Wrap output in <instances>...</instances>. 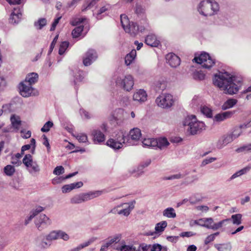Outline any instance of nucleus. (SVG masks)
Here are the masks:
<instances>
[{
	"instance_id": "2eb2a0df",
	"label": "nucleus",
	"mask_w": 251,
	"mask_h": 251,
	"mask_svg": "<svg viewBox=\"0 0 251 251\" xmlns=\"http://www.w3.org/2000/svg\"><path fill=\"white\" fill-rule=\"evenodd\" d=\"M148 95L143 89L136 91L133 95V100L139 104H142L147 100Z\"/></svg>"
},
{
	"instance_id": "774afa93",
	"label": "nucleus",
	"mask_w": 251,
	"mask_h": 251,
	"mask_svg": "<svg viewBox=\"0 0 251 251\" xmlns=\"http://www.w3.org/2000/svg\"><path fill=\"white\" fill-rule=\"evenodd\" d=\"M151 247V245L142 244L139 247L138 251H148Z\"/></svg>"
},
{
	"instance_id": "bf43d9fd",
	"label": "nucleus",
	"mask_w": 251,
	"mask_h": 251,
	"mask_svg": "<svg viewBox=\"0 0 251 251\" xmlns=\"http://www.w3.org/2000/svg\"><path fill=\"white\" fill-rule=\"evenodd\" d=\"M80 113L86 119H89L92 117L91 114L83 109L80 110Z\"/></svg>"
},
{
	"instance_id": "7ed1b4c3",
	"label": "nucleus",
	"mask_w": 251,
	"mask_h": 251,
	"mask_svg": "<svg viewBox=\"0 0 251 251\" xmlns=\"http://www.w3.org/2000/svg\"><path fill=\"white\" fill-rule=\"evenodd\" d=\"M197 10L204 17L213 16L218 14L220 10L219 3L214 0H203L197 6Z\"/></svg>"
},
{
	"instance_id": "a211bd4d",
	"label": "nucleus",
	"mask_w": 251,
	"mask_h": 251,
	"mask_svg": "<svg viewBox=\"0 0 251 251\" xmlns=\"http://www.w3.org/2000/svg\"><path fill=\"white\" fill-rule=\"evenodd\" d=\"M234 140L230 134H227L222 136L217 141L216 147L221 149Z\"/></svg>"
},
{
	"instance_id": "ea45409f",
	"label": "nucleus",
	"mask_w": 251,
	"mask_h": 251,
	"mask_svg": "<svg viewBox=\"0 0 251 251\" xmlns=\"http://www.w3.org/2000/svg\"><path fill=\"white\" fill-rule=\"evenodd\" d=\"M83 29V26L79 25L76 27L72 32L73 37L74 38L79 37Z\"/></svg>"
},
{
	"instance_id": "c756f323",
	"label": "nucleus",
	"mask_w": 251,
	"mask_h": 251,
	"mask_svg": "<svg viewBox=\"0 0 251 251\" xmlns=\"http://www.w3.org/2000/svg\"><path fill=\"white\" fill-rule=\"evenodd\" d=\"M230 221V219H226L220 221L217 223H214L212 226H207L208 229H212L213 230H217L222 227L223 226L226 225L227 223Z\"/></svg>"
},
{
	"instance_id": "6ab92c4d",
	"label": "nucleus",
	"mask_w": 251,
	"mask_h": 251,
	"mask_svg": "<svg viewBox=\"0 0 251 251\" xmlns=\"http://www.w3.org/2000/svg\"><path fill=\"white\" fill-rule=\"evenodd\" d=\"M251 126V120L247 124L240 125L239 126L235 127L232 132L230 133L234 140L237 138L242 133V129Z\"/></svg>"
},
{
	"instance_id": "7c9ffc66",
	"label": "nucleus",
	"mask_w": 251,
	"mask_h": 251,
	"mask_svg": "<svg viewBox=\"0 0 251 251\" xmlns=\"http://www.w3.org/2000/svg\"><path fill=\"white\" fill-rule=\"evenodd\" d=\"M136 56V51L135 50H132L130 53L127 54L125 58V63L126 65H129L134 60Z\"/></svg>"
},
{
	"instance_id": "9b49d317",
	"label": "nucleus",
	"mask_w": 251,
	"mask_h": 251,
	"mask_svg": "<svg viewBox=\"0 0 251 251\" xmlns=\"http://www.w3.org/2000/svg\"><path fill=\"white\" fill-rule=\"evenodd\" d=\"M47 240L46 235L43 234H40L35 239V244L40 250L47 249L51 245Z\"/></svg>"
},
{
	"instance_id": "473e14b6",
	"label": "nucleus",
	"mask_w": 251,
	"mask_h": 251,
	"mask_svg": "<svg viewBox=\"0 0 251 251\" xmlns=\"http://www.w3.org/2000/svg\"><path fill=\"white\" fill-rule=\"evenodd\" d=\"M163 215L168 218H174L176 217V213L173 208L168 207L164 210Z\"/></svg>"
},
{
	"instance_id": "5701e85b",
	"label": "nucleus",
	"mask_w": 251,
	"mask_h": 251,
	"mask_svg": "<svg viewBox=\"0 0 251 251\" xmlns=\"http://www.w3.org/2000/svg\"><path fill=\"white\" fill-rule=\"evenodd\" d=\"M166 87L167 81L163 78H159L154 83V88L157 92L163 91Z\"/></svg>"
},
{
	"instance_id": "4c0bfd02",
	"label": "nucleus",
	"mask_w": 251,
	"mask_h": 251,
	"mask_svg": "<svg viewBox=\"0 0 251 251\" xmlns=\"http://www.w3.org/2000/svg\"><path fill=\"white\" fill-rule=\"evenodd\" d=\"M47 24V20L45 18L39 19L34 24V26L38 29H41Z\"/></svg>"
},
{
	"instance_id": "a19ab883",
	"label": "nucleus",
	"mask_w": 251,
	"mask_h": 251,
	"mask_svg": "<svg viewBox=\"0 0 251 251\" xmlns=\"http://www.w3.org/2000/svg\"><path fill=\"white\" fill-rule=\"evenodd\" d=\"M15 172L14 167L8 165L4 168V172L8 176H12Z\"/></svg>"
},
{
	"instance_id": "aec40b11",
	"label": "nucleus",
	"mask_w": 251,
	"mask_h": 251,
	"mask_svg": "<svg viewBox=\"0 0 251 251\" xmlns=\"http://www.w3.org/2000/svg\"><path fill=\"white\" fill-rule=\"evenodd\" d=\"M93 140L95 143H100L105 140V135L99 129H95L92 131L91 134Z\"/></svg>"
},
{
	"instance_id": "a18cd8bd",
	"label": "nucleus",
	"mask_w": 251,
	"mask_h": 251,
	"mask_svg": "<svg viewBox=\"0 0 251 251\" xmlns=\"http://www.w3.org/2000/svg\"><path fill=\"white\" fill-rule=\"evenodd\" d=\"M58 239H61L64 241H67L69 240L70 236L69 235L66 233L65 231L58 230Z\"/></svg>"
},
{
	"instance_id": "0eeeda50",
	"label": "nucleus",
	"mask_w": 251,
	"mask_h": 251,
	"mask_svg": "<svg viewBox=\"0 0 251 251\" xmlns=\"http://www.w3.org/2000/svg\"><path fill=\"white\" fill-rule=\"evenodd\" d=\"M102 194V191H90L88 193H80L74 196L71 199V202L73 204L80 203L97 198Z\"/></svg>"
},
{
	"instance_id": "cd10ccee",
	"label": "nucleus",
	"mask_w": 251,
	"mask_h": 251,
	"mask_svg": "<svg viewBox=\"0 0 251 251\" xmlns=\"http://www.w3.org/2000/svg\"><path fill=\"white\" fill-rule=\"evenodd\" d=\"M97 239V238L96 237H92L87 241L79 245L77 247L74 248L69 251H79L84 248L89 246L90 244L94 242Z\"/></svg>"
},
{
	"instance_id": "e2e57ef3",
	"label": "nucleus",
	"mask_w": 251,
	"mask_h": 251,
	"mask_svg": "<svg viewBox=\"0 0 251 251\" xmlns=\"http://www.w3.org/2000/svg\"><path fill=\"white\" fill-rule=\"evenodd\" d=\"M216 160V158L215 157H210V158H207L204 159L201 165L202 166H205L208 164H209L210 163L213 162V161H215Z\"/></svg>"
},
{
	"instance_id": "f8f14e48",
	"label": "nucleus",
	"mask_w": 251,
	"mask_h": 251,
	"mask_svg": "<svg viewBox=\"0 0 251 251\" xmlns=\"http://www.w3.org/2000/svg\"><path fill=\"white\" fill-rule=\"evenodd\" d=\"M124 119V110L122 108H119L113 113L110 121L113 124L120 125L123 122Z\"/></svg>"
},
{
	"instance_id": "1a4fd4ad",
	"label": "nucleus",
	"mask_w": 251,
	"mask_h": 251,
	"mask_svg": "<svg viewBox=\"0 0 251 251\" xmlns=\"http://www.w3.org/2000/svg\"><path fill=\"white\" fill-rule=\"evenodd\" d=\"M157 105L163 108H170L174 103L173 96L168 93H163L158 96L155 100Z\"/></svg>"
},
{
	"instance_id": "0e129e2a",
	"label": "nucleus",
	"mask_w": 251,
	"mask_h": 251,
	"mask_svg": "<svg viewBox=\"0 0 251 251\" xmlns=\"http://www.w3.org/2000/svg\"><path fill=\"white\" fill-rule=\"evenodd\" d=\"M73 190L72 185L71 184L64 185L62 187V191L63 193H67Z\"/></svg>"
},
{
	"instance_id": "a878e982",
	"label": "nucleus",
	"mask_w": 251,
	"mask_h": 251,
	"mask_svg": "<svg viewBox=\"0 0 251 251\" xmlns=\"http://www.w3.org/2000/svg\"><path fill=\"white\" fill-rule=\"evenodd\" d=\"M38 80V74L36 73H31L26 75L25 79L24 82L32 86L33 84L37 82Z\"/></svg>"
},
{
	"instance_id": "603ef678",
	"label": "nucleus",
	"mask_w": 251,
	"mask_h": 251,
	"mask_svg": "<svg viewBox=\"0 0 251 251\" xmlns=\"http://www.w3.org/2000/svg\"><path fill=\"white\" fill-rule=\"evenodd\" d=\"M75 137L80 143H86L88 141L87 136L84 134H78Z\"/></svg>"
},
{
	"instance_id": "69168bd1",
	"label": "nucleus",
	"mask_w": 251,
	"mask_h": 251,
	"mask_svg": "<svg viewBox=\"0 0 251 251\" xmlns=\"http://www.w3.org/2000/svg\"><path fill=\"white\" fill-rule=\"evenodd\" d=\"M64 180V177L62 176L55 177L52 180V183L53 184H57L61 183Z\"/></svg>"
},
{
	"instance_id": "4d7b16f0",
	"label": "nucleus",
	"mask_w": 251,
	"mask_h": 251,
	"mask_svg": "<svg viewBox=\"0 0 251 251\" xmlns=\"http://www.w3.org/2000/svg\"><path fill=\"white\" fill-rule=\"evenodd\" d=\"M53 173L55 175H60L64 173V169L62 166H57L54 169Z\"/></svg>"
},
{
	"instance_id": "bb28decb",
	"label": "nucleus",
	"mask_w": 251,
	"mask_h": 251,
	"mask_svg": "<svg viewBox=\"0 0 251 251\" xmlns=\"http://www.w3.org/2000/svg\"><path fill=\"white\" fill-rule=\"evenodd\" d=\"M28 172L32 175H36L40 171V168L36 161H34L29 167H26Z\"/></svg>"
},
{
	"instance_id": "dca6fc26",
	"label": "nucleus",
	"mask_w": 251,
	"mask_h": 251,
	"mask_svg": "<svg viewBox=\"0 0 251 251\" xmlns=\"http://www.w3.org/2000/svg\"><path fill=\"white\" fill-rule=\"evenodd\" d=\"M19 90L21 95L26 98L31 96L33 88L31 85L22 82L20 84Z\"/></svg>"
},
{
	"instance_id": "49530a36",
	"label": "nucleus",
	"mask_w": 251,
	"mask_h": 251,
	"mask_svg": "<svg viewBox=\"0 0 251 251\" xmlns=\"http://www.w3.org/2000/svg\"><path fill=\"white\" fill-rule=\"evenodd\" d=\"M205 76V74L201 71H196L193 73V78L195 80H203L204 79Z\"/></svg>"
},
{
	"instance_id": "c9c22d12",
	"label": "nucleus",
	"mask_w": 251,
	"mask_h": 251,
	"mask_svg": "<svg viewBox=\"0 0 251 251\" xmlns=\"http://www.w3.org/2000/svg\"><path fill=\"white\" fill-rule=\"evenodd\" d=\"M214 247L219 251H230L231 249L229 244H215Z\"/></svg>"
},
{
	"instance_id": "338daca9",
	"label": "nucleus",
	"mask_w": 251,
	"mask_h": 251,
	"mask_svg": "<svg viewBox=\"0 0 251 251\" xmlns=\"http://www.w3.org/2000/svg\"><path fill=\"white\" fill-rule=\"evenodd\" d=\"M162 249V246L159 244H153L151 248V251H161Z\"/></svg>"
},
{
	"instance_id": "6e6552de",
	"label": "nucleus",
	"mask_w": 251,
	"mask_h": 251,
	"mask_svg": "<svg viewBox=\"0 0 251 251\" xmlns=\"http://www.w3.org/2000/svg\"><path fill=\"white\" fill-rule=\"evenodd\" d=\"M193 61L201 64L202 68L208 69L215 64V59L212 58L209 54L206 52H202L199 56H196Z\"/></svg>"
},
{
	"instance_id": "680f3d73",
	"label": "nucleus",
	"mask_w": 251,
	"mask_h": 251,
	"mask_svg": "<svg viewBox=\"0 0 251 251\" xmlns=\"http://www.w3.org/2000/svg\"><path fill=\"white\" fill-rule=\"evenodd\" d=\"M200 221L205 222V224L209 226H212L213 224V220L212 218L200 219Z\"/></svg>"
},
{
	"instance_id": "72a5a7b5",
	"label": "nucleus",
	"mask_w": 251,
	"mask_h": 251,
	"mask_svg": "<svg viewBox=\"0 0 251 251\" xmlns=\"http://www.w3.org/2000/svg\"><path fill=\"white\" fill-rule=\"evenodd\" d=\"M167 226V223L166 221H162L157 223L155 227V232L157 233L163 232Z\"/></svg>"
},
{
	"instance_id": "5fc2aeb1",
	"label": "nucleus",
	"mask_w": 251,
	"mask_h": 251,
	"mask_svg": "<svg viewBox=\"0 0 251 251\" xmlns=\"http://www.w3.org/2000/svg\"><path fill=\"white\" fill-rule=\"evenodd\" d=\"M245 151L251 152V143L239 148L236 150V151L237 152H240Z\"/></svg>"
},
{
	"instance_id": "052dcab7",
	"label": "nucleus",
	"mask_w": 251,
	"mask_h": 251,
	"mask_svg": "<svg viewBox=\"0 0 251 251\" xmlns=\"http://www.w3.org/2000/svg\"><path fill=\"white\" fill-rule=\"evenodd\" d=\"M151 163V159H148L145 162H143L138 168V171L142 170L144 168L148 167Z\"/></svg>"
},
{
	"instance_id": "f704fd0d",
	"label": "nucleus",
	"mask_w": 251,
	"mask_h": 251,
	"mask_svg": "<svg viewBox=\"0 0 251 251\" xmlns=\"http://www.w3.org/2000/svg\"><path fill=\"white\" fill-rule=\"evenodd\" d=\"M46 236L47 238V240H48L51 245L52 241L58 239V231H51L49 234L46 235Z\"/></svg>"
},
{
	"instance_id": "ddd939ff",
	"label": "nucleus",
	"mask_w": 251,
	"mask_h": 251,
	"mask_svg": "<svg viewBox=\"0 0 251 251\" xmlns=\"http://www.w3.org/2000/svg\"><path fill=\"white\" fill-rule=\"evenodd\" d=\"M98 57L96 51L92 49L89 50L83 58V63L84 66H88L95 61Z\"/></svg>"
},
{
	"instance_id": "58836bf2",
	"label": "nucleus",
	"mask_w": 251,
	"mask_h": 251,
	"mask_svg": "<svg viewBox=\"0 0 251 251\" xmlns=\"http://www.w3.org/2000/svg\"><path fill=\"white\" fill-rule=\"evenodd\" d=\"M33 162L32 156L30 154H26L23 159V163L26 167H29Z\"/></svg>"
},
{
	"instance_id": "4468645a",
	"label": "nucleus",
	"mask_w": 251,
	"mask_h": 251,
	"mask_svg": "<svg viewBox=\"0 0 251 251\" xmlns=\"http://www.w3.org/2000/svg\"><path fill=\"white\" fill-rule=\"evenodd\" d=\"M22 16V9L19 7L14 8L13 11L10 14L9 19V23L13 25L18 24L21 21Z\"/></svg>"
},
{
	"instance_id": "412c9836",
	"label": "nucleus",
	"mask_w": 251,
	"mask_h": 251,
	"mask_svg": "<svg viewBox=\"0 0 251 251\" xmlns=\"http://www.w3.org/2000/svg\"><path fill=\"white\" fill-rule=\"evenodd\" d=\"M125 204L124 207H123V209L119 210L118 212V214L119 215H123L125 216H128L131 210L134 207V204L135 203V201H133L129 203H125Z\"/></svg>"
},
{
	"instance_id": "09e8293b",
	"label": "nucleus",
	"mask_w": 251,
	"mask_h": 251,
	"mask_svg": "<svg viewBox=\"0 0 251 251\" xmlns=\"http://www.w3.org/2000/svg\"><path fill=\"white\" fill-rule=\"evenodd\" d=\"M134 11L138 15H141L144 14L145 9L142 5L137 3L135 5Z\"/></svg>"
},
{
	"instance_id": "f257e3e1",
	"label": "nucleus",
	"mask_w": 251,
	"mask_h": 251,
	"mask_svg": "<svg viewBox=\"0 0 251 251\" xmlns=\"http://www.w3.org/2000/svg\"><path fill=\"white\" fill-rule=\"evenodd\" d=\"M141 137V132L140 129L134 128L130 130L128 133L119 131L114 137L106 142V145L116 150L121 149L124 145L127 146H134L136 145Z\"/></svg>"
},
{
	"instance_id": "393cba45",
	"label": "nucleus",
	"mask_w": 251,
	"mask_h": 251,
	"mask_svg": "<svg viewBox=\"0 0 251 251\" xmlns=\"http://www.w3.org/2000/svg\"><path fill=\"white\" fill-rule=\"evenodd\" d=\"M234 113L233 111H226L218 114L214 117V120L218 122H221L231 117Z\"/></svg>"
},
{
	"instance_id": "20e7f679",
	"label": "nucleus",
	"mask_w": 251,
	"mask_h": 251,
	"mask_svg": "<svg viewBox=\"0 0 251 251\" xmlns=\"http://www.w3.org/2000/svg\"><path fill=\"white\" fill-rule=\"evenodd\" d=\"M182 123L187 132L192 135L199 134L205 129L204 123L197 120L195 115L188 116Z\"/></svg>"
},
{
	"instance_id": "4be33fe9",
	"label": "nucleus",
	"mask_w": 251,
	"mask_h": 251,
	"mask_svg": "<svg viewBox=\"0 0 251 251\" xmlns=\"http://www.w3.org/2000/svg\"><path fill=\"white\" fill-rule=\"evenodd\" d=\"M145 42L148 46L152 47H156L159 44V41L157 39L156 36L152 34H149L146 37Z\"/></svg>"
},
{
	"instance_id": "9d476101",
	"label": "nucleus",
	"mask_w": 251,
	"mask_h": 251,
	"mask_svg": "<svg viewBox=\"0 0 251 251\" xmlns=\"http://www.w3.org/2000/svg\"><path fill=\"white\" fill-rule=\"evenodd\" d=\"M51 224V220L44 214H41L38 215L35 220V226L40 231L47 228Z\"/></svg>"
},
{
	"instance_id": "79ce46f5",
	"label": "nucleus",
	"mask_w": 251,
	"mask_h": 251,
	"mask_svg": "<svg viewBox=\"0 0 251 251\" xmlns=\"http://www.w3.org/2000/svg\"><path fill=\"white\" fill-rule=\"evenodd\" d=\"M241 218L242 215L240 214H236L234 215H232L231 216V219L232 220V223L233 224L236 225H239L241 224Z\"/></svg>"
},
{
	"instance_id": "c03bdc74",
	"label": "nucleus",
	"mask_w": 251,
	"mask_h": 251,
	"mask_svg": "<svg viewBox=\"0 0 251 251\" xmlns=\"http://www.w3.org/2000/svg\"><path fill=\"white\" fill-rule=\"evenodd\" d=\"M201 113L205 115L207 117L211 118L212 116V112L211 109L205 106H202L201 108Z\"/></svg>"
},
{
	"instance_id": "864d4df0",
	"label": "nucleus",
	"mask_w": 251,
	"mask_h": 251,
	"mask_svg": "<svg viewBox=\"0 0 251 251\" xmlns=\"http://www.w3.org/2000/svg\"><path fill=\"white\" fill-rule=\"evenodd\" d=\"M187 174H177L176 175H173L171 176L166 177V180H172L175 179H179L181 178H183L184 176H185Z\"/></svg>"
},
{
	"instance_id": "3c124183",
	"label": "nucleus",
	"mask_w": 251,
	"mask_h": 251,
	"mask_svg": "<svg viewBox=\"0 0 251 251\" xmlns=\"http://www.w3.org/2000/svg\"><path fill=\"white\" fill-rule=\"evenodd\" d=\"M85 20H86V18L85 17L75 18L72 20L71 24L75 26L83 23Z\"/></svg>"
},
{
	"instance_id": "13d9d810",
	"label": "nucleus",
	"mask_w": 251,
	"mask_h": 251,
	"mask_svg": "<svg viewBox=\"0 0 251 251\" xmlns=\"http://www.w3.org/2000/svg\"><path fill=\"white\" fill-rule=\"evenodd\" d=\"M58 35H56L54 39H53V41L51 43V44L50 45V49L49 50L48 54H50L51 53V52L52 51L53 48L55 46V45L58 40Z\"/></svg>"
},
{
	"instance_id": "c85d7f7f",
	"label": "nucleus",
	"mask_w": 251,
	"mask_h": 251,
	"mask_svg": "<svg viewBox=\"0 0 251 251\" xmlns=\"http://www.w3.org/2000/svg\"><path fill=\"white\" fill-rule=\"evenodd\" d=\"M155 139L156 143L155 144V147H157L160 150L166 148L169 145V142L166 138H160Z\"/></svg>"
},
{
	"instance_id": "f03ea898",
	"label": "nucleus",
	"mask_w": 251,
	"mask_h": 251,
	"mask_svg": "<svg viewBox=\"0 0 251 251\" xmlns=\"http://www.w3.org/2000/svg\"><path fill=\"white\" fill-rule=\"evenodd\" d=\"M213 81L215 86L229 95L236 94L242 85L241 80H236V77L226 72L215 75Z\"/></svg>"
},
{
	"instance_id": "37998d69",
	"label": "nucleus",
	"mask_w": 251,
	"mask_h": 251,
	"mask_svg": "<svg viewBox=\"0 0 251 251\" xmlns=\"http://www.w3.org/2000/svg\"><path fill=\"white\" fill-rule=\"evenodd\" d=\"M156 141L154 138L145 139L142 143L145 146L155 147V144Z\"/></svg>"
},
{
	"instance_id": "423d86ee",
	"label": "nucleus",
	"mask_w": 251,
	"mask_h": 251,
	"mask_svg": "<svg viewBox=\"0 0 251 251\" xmlns=\"http://www.w3.org/2000/svg\"><path fill=\"white\" fill-rule=\"evenodd\" d=\"M121 23L122 27L126 32H128L132 36H136L140 31L143 32L145 28L144 27H140L135 23L130 22L127 17L125 14H121Z\"/></svg>"
},
{
	"instance_id": "de8ad7c7",
	"label": "nucleus",
	"mask_w": 251,
	"mask_h": 251,
	"mask_svg": "<svg viewBox=\"0 0 251 251\" xmlns=\"http://www.w3.org/2000/svg\"><path fill=\"white\" fill-rule=\"evenodd\" d=\"M69 42L67 41H64L61 43L60 45L58 52L60 55H62L65 52L66 50L69 46Z\"/></svg>"
},
{
	"instance_id": "39448f33",
	"label": "nucleus",
	"mask_w": 251,
	"mask_h": 251,
	"mask_svg": "<svg viewBox=\"0 0 251 251\" xmlns=\"http://www.w3.org/2000/svg\"><path fill=\"white\" fill-rule=\"evenodd\" d=\"M113 80L117 87L129 92L134 86L133 77L130 75H120L113 77Z\"/></svg>"
},
{
	"instance_id": "f3484780",
	"label": "nucleus",
	"mask_w": 251,
	"mask_h": 251,
	"mask_svg": "<svg viewBox=\"0 0 251 251\" xmlns=\"http://www.w3.org/2000/svg\"><path fill=\"white\" fill-rule=\"evenodd\" d=\"M166 62L172 67L176 68L180 63L179 57L173 53H169L166 55Z\"/></svg>"
},
{
	"instance_id": "8fccbe9b",
	"label": "nucleus",
	"mask_w": 251,
	"mask_h": 251,
	"mask_svg": "<svg viewBox=\"0 0 251 251\" xmlns=\"http://www.w3.org/2000/svg\"><path fill=\"white\" fill-rule=\"evenodd\" d=\"M53 125V124L52 122L48 121L44 124L43 126L41 128V130L43 132H48Z\"/></svg>"
},
{
	"instance_id": "b1692460",
	"label": "nucleus",
	"mask_w": 251,
	"mask_h": 251,
	"mask_svg": "<svg viewBox=\"0 0 251 251\" xmlns=\"http://www.w3.org/2000/svg\"><path fill=\"white\" fill-rule=\"evenodd\" d=\"M121 235H116L110 240L107 241L106 243H105L103 245H102L101 247L100 251H106L107 248H108L110 246H111L113 243H117L119 242L121 239Z\"/></svg>"
},
{
	"instance_id": "2f4dec72",
	"label": "nucleus",
	"mask_w": 251,
	"mask_h": 251,
	"mask_svg": "<svg viewBox=\"0 0 251 251\" xmlns=\"http://www.w3.org/2000/svg\"><path fill=\"white\" fill-rule=\"evenodd\" d=\"M237 102V100L234 99L227 100L222 106L223 110H226L233 107Z\"/></svg>"
},
{
	"instance_id": "6e6d98bb",
	"label": "nucleus",
	"mask_w": 251,
	"mask_h": 251,
	"mask_svg": "<svg viewBox=\"0 0 251 251\" xmlns=\"http://www.w3.org/2000/svg\"><path fill=\"white\" fill-rule=\"evenodd\" d=\"M117 250L121 251H134L135 248L131 246L124 245L117 248Z\"/></svg>"
},
{
	"instance_id": "e433bc0d",
	"label": "nucleus",
	"mask_w": 251,
	"mask_h": 251,
	"mask_svg": "<svg viewBox=\"0 0 251 251\" xmlns=\"http://www.w3.org/2000/svg\"><path fill=\"white\" fill-rule=\"evenodd\" d=\"M10 120L13 126L18 129L20 126L21 125V121L20 120L19 117L16 116L15 115L11 116Z\"/></svg>"
}]
</instances>
